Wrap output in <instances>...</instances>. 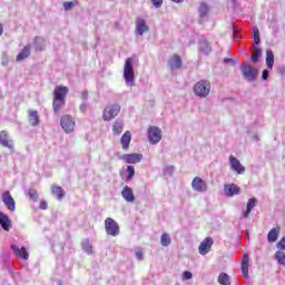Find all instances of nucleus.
<instances>
[{
	"instance_id": "1",
	"label": "nucleus",
	"mask_w": 285,
	"mask_h": 285,
	"mask_svg": "<svg viewBox=\"0 0 285 285\" xmlns=\"http://www.w3.org/2000/svg\"><path fill=\"white\" fill-rule=\"evenodd\" d=\"M124 79L127 86H135V68L132 67V58H127L125 61Z\"/></svg>"
},
{
	"instance_id": "2",
	"label": "nucleus",
	"mask_w": 285,
	"mask_h": 285,
	"mask_svg": "<svg viewBox=\"0 0 285 285\" xmlns=\"http://www.w3.org/2000/svg\"><path fill=\"white\" fill-rule=\"evenodd\" d=\"M240 72H243L244 79L250 83H253V81H257V77L259 76V71L248 62L240 66Z\"/></svg>"
},
{
	"instance_id": "3",
	"label": "nucleus",
	"mask_w": 285,
	"mask_h": 285,
	"mask_svg": "<svg viewBox=\"0 0 285 285\" xmlns=\"http://www.w3.org/2000/svg\"><path fill=\"white\" fill-rule=\"evenodd\" d=\"M194 92L200 99H206L210 95V81L208 80H200L195 83Z\"/></svg>"
},
{
	"instance_id": "4",
	"label": "nucleus",
	"mask_w": 285,
	"mask_h": 285,
	"mask_svg": "<svg viewBox=\"0 0 285 285\" xmlns=\"http://www.w3.org/2000/svg\"><path fill=\"white\" fill-rule=\"evenodd\" d=\"M121 112V106L119 105H109L105 108L102 114L104 121H112Z\"/></svg>"
},
{
	"instance_id": "5",
	"label": "nucleus",
	"mask_w": 285,
	"mask_h": 285,
	"mask_svg": "<svg viewBox=\"0 0 285 285\" xmlns=\"http://www.w3.org/2000/svg\"><path fill=\"white\" fill-rule=\"evenodd\" d=\"M105 230L107 235L117 237L119 235V224L115 219L108 217L105 220Z\"/></svg>"
},
{
	"instance_id": "6",
	"label": "nucleus",
	"mask_w": 285,
	"mask_h": 285,
	"mask_svg": "<svg viewBox=\"0 0 285 285\" xmlns=\"http://www.w3.org/2000/svg\"><path fill=\"white\" fill-rule=\"evenodd\" d=\"M60 126L65 132H72L75 130V119L70 115H65L60 118Z\"/></svg>"
},
{
	"instance_id": "7",
	"label": "nucleus",
	"mask_w": 285,
	"mask_h": 285,
	"mask_svg": "<svg viewBox=\"0 0 285 285\" xmlns=\"http://www.w3.org/2000/svg\"><path fill=\"white\" fill-rule=\"evenodd\" d=\"M148 139L154 146L159 144V141H161V129H159V127H149Z\"/></svg>"
},
{
	"instance_id": "8",
	"label": "nucleus",
	"mask_w": 285,
	"mask_h": 285,
	"mask_svg": "<svg viewBox=\"0 0 285 285\" xmlns=\"http://www.w3.org/2000/svg\"><path fill=\"white\" fill-rule=\"evenodd\" d=\"M191 188L196 193H206L208 190V184L202 177L196 176L191 181Z\"/></svg>"
},
{
	"instance_id": "9",
	"label": "nucleus",
	"mask_w": 285,
	"mask_h": 285,
	"mask_svg": "<svg viewBox=\"0 0 285 285\" xmlns=\"http://www.w3.org/2000/svg\"><path fill=\"white\" fill-rule=\"evenodd\" d=\"M229 164L232 170H234L238 175H244V173H246V167H244L239 159H237L235 156H229Z\"/></svg>"
},
{
	"instance_id": "10",
	"label": "nucleus",
	"mask_w": 285,
	"mask_h": 285,
	"mask_svg": "<svg viewBox=\"0 0 285 285\" xmlns=\"http://www.w3.org/2000/svg\"><path fill=\"white\" fill-rule=\"evenodd\" d=\"M0 145L3 148H9V150H14V144H12V139H10V135L7 130L0 131Z\"/></svg>"
},
{
	"instance_id": "11",
	"label": "nucleus",
	"mask_w": 285,
	"mask_h": 285,
	"mask_svg": "<svg viewBox=\"0 0 285 285\" xmlns=\"http://www.w3.org/2000/svg\"><path fill=\"white\" fill-rule=\"evenodd\" d=\"M224 193L226 197H235V195H240L242 189L236 184H225Z\"/></svg>"
},
{
	"instance_id": "12",
	"label": "nucleus",
	"mask_w": 285,
	"mask_h": 285,
	"mask_svg": "<svg viewBox=\"0 0 285 285\" xmlns=\"http://www.w3.org/2000/svg\"><path fill=\"white\" fill-rule=\"evenodd\" d=\"M2 202L4 206H7L8 210H10L11 213H14L17 207H16L14 198H12V195H10V191H4L2 194Z\"/></svg>"
},
{
	"instance_id": "13",
	"label": "nucleus",
	"mask_w": 285,
	"mask_h": 285,
	"mask_svg": "<svg viewBox=\"0 0 285 285\" xmlns=\"http://www.w3.org/2000/svg\"><path fill=\"white\" fill-rule=\"evenodd\" d=\"M213 244L214 240L212 237L205 238L198 247V252L200 253V255H208V253H210V248H213Z\"/></svg>"
},
{
	"instance_id": "14",
	"label": "nucleus",
	"mask_w": 285,
	"mask_h": 285,
	"mask_svg": "<svg viewBox=\"0 0 285 285\" xmlns=\"http://www.w3.org/2000/svg\"><path fill=\"white\" fill-rule=\"evenodd\" d=\"M125 164H139L141 159H144V155L141 154H125L121 157Z\"/></svg>"
},
{
	"instance_id": "15",
	"label": "nucleus",
	"mask_w": 285,
	"mask_h": 285,
	"mask_svg": "<svg viewBox=\"0 0 285 285\" xmlns=\"http://www.w3.org/2000/svg\"><path fill=\"white\" fill-rule=\"evenodd\" d=\"M198 51L202 55L208 56V55H210V52H213V47H210V43H208V40L200 39L198 41Z\"/></svg>"
},
{
	"instance_id": "16",
	"label": "nucleus",
	"mask_w": 285,
	"mask_h": 285,
	"mask_svg": "<svg viewBox=\"0 0 285 285\" xmlns=\"http://www.w3.org/2000/svg\"><path fill=\"white\" fill-rule=\"evenodd\" d=\"M11 250L13 252L16 257H21V259H28V257H30L26 247L19 248V246L12 244L11 245Z\"/></svg>"
},
{
	"instance_id": "17",
	"label": "nucleus",
	"mask_w": 285,
	"mask_h": 285,
	"mask_svg": "<svg viewBox=\"0 0 285 285\" xmlns=\"http://www.w3.org/2000/svg\"><path fill=\"white\" fill-rule=\"evenodd\" d=\"M149 28L146 24V20L141 18L136 19V32L137 35L144 36L145 32H148Z\"/></svg>"
},
{
	"instance_id": "18",
	"label": "nucleus",
	"mask_w": 285,
	"mask_h": 285,
	"mask_svg": "<svg viewBox=\"0 0 285 285\" xmlns=\"http://www.w3.org/2000/svg\"><path fill=\"white\" fill-rule=\"evenodd\" d=\"M68 95V87L58 86L53 90V99H62L66 100V96Z\"/></svg>"
},
{
	"instance_id": "19",
	"label": "nucleus",
	"mask_w": 285,
	"mask_h": 285,
	"mask_svg": "<svg viewBox=\"0 0 285 285\" xmlns=\"http://www.w3.org/2000/svg\"><path fill=\"white\" fill-rule=\"evenodd\" d=\"M0 226L3 228V230H10V226H12V222L10 220V217L3 212L0 210Z\"/></svg>"
},
{
	"instance_id": "20",
	"label": "nucleus",
	"mask_w": 285,
	"mask_h": 285,
	"mask_svg": "<svg viewBox=\"0 0 285 285\" xmlns=\"http://www.w3.org/2000/svg\"><path fill=\"white\" fill-rule=\"evenodd\" d=\"M33 47L36 52H41L43 50H46V39H43V37L41 36H37L33 39Z\"/></svg>"
},
{
	"instance_id": "21",
	"label": "nucleus",
	"mask_w": 285,
	"mask_h": 285,
	"mask_svg": "<svg viewBox=\"0 0 285 285\" xmlns=\"http://www.w3.org/2000/svg\"><path fill=\"white\" fill-rule=\"evenodd\" d=\"M31 48H32L31 45L24 46L23 49L16 57V61H18V62L19 61H26V59H28V57H30Z\"/></svg>"
},
{
	"instance_id": "22",
	"label": "nucleus",
	"mask_w": 285,
	"mask_h": 285,
	"mask_svg": "<svg viewBox=\"0 0 285 285\" xmlns=\"http://www.w3.org/2000/svg\"><path fill=\"white\" fill-rule=\"evenodd\" d=\"M168 66L171 68V70H179V68H181V57L173 56L168 60Z\"/></svg>"
},
{
	"instance_id": "23",
	"label": "nucleus",
	"mask_w": 285,
	"mask_h": 285,
	"mask_svg": "<svg viewBox=\"0 0 285 285\" xmlns=\"http://www.w3.org/2000/svg\"><path fill=\"white\" fill-rule=\"evenodd\" d=\"M121 196L124 197L125 200L129 202L130 204H132V202H135V193H132V188L125 186L122 191H121Z\"/></svg>"
},
{
	"instance_id": "24",
	"label": "nucleus",
	"mask_w": 285,
	"mask_h": 285,
	"mask_svg": "<svg viewBox=\"0 0 285 285\" xmlns=\"http://www.w3.org/2000/svg\"><path fill=\"white\" fill-rule=\"evenodd\" d=\"M132 139V134H130V131H126L121 138H120V144L124 148V150H128V148L130 147V141Z\"/></svg>"
},
{
	"instance_id": "25",
	"label": "nucleus",
	"mask_w": 285,
	"mask_h": 285,
	"mask_svg": "<svg viewBox=\"0 0 285 285\" xmlns=\"http://www.w3.org/2000/svg\"><path fill=\"white\" fill-rule=\"evenodd\" d=\"M279 237V227L272 228L267 234V242L269 244H275Z\"/></svg>"
},
{
	"instance_id": "26",
	"label": "nucleus",
	"mask_w": 285,
	"mask_h": 285,
	"mask_svg": "<svg viewBox=\"0 0 285 285\" xmlns=\"http://www.w3.org/2000/svg\"><path fill=\"white\" fill-rule=\"evenodd\" d=\"M248 262H250L248 254H244L242 259V273L245 279H248Z\"/></svg>"
},
{
	"instance_id": "27",
	"label": "nucleus",
	"mask_w": 285,
	"mask_h": 285,
	"mask_svg": "<svg viewBox=\"0 0 285 285\" xmlns=\"http://www.w3.org/2000/svg\"><path fill=\"white\" fill-rule=\"evenodd\" d=\"M266 66L269 70H273V66H275V55L271 49L266 51Z\"/></svg>"
},
{
	"instance_id": "28",
	"label": "nucleus",
	"mask_w": 285,
	"mask_h": 285,
	"mask_svg": "<svg viewBox=\"0 0 285 285\" xmlns=\"http://www.w3.org/2000/svg\"><path fill=\"white\" fill-rule=\"evenodd\" d=\"M29 122L33 127L39 125V112L37 110H29Z\"/></svg>"
},
{
	"instance_id": "29",
	"label": "nucleus",
	"mask_w": 285,
	"mask_h": 285,
	"mask_svg": "<svg viewBox=\"0 0 285 285\" xmlns=\"http://www.w3.org/2000/svg\"><path fill=\"white\" fill-rule=\"evenodd\" d=\"M51 193L57 197V199H59V202H61V199L66 197V194L63 193V188L57 185L51 186Z\"/></svg>"
},
{
	"instance_id": "30",
	"label": "nucleus",
	"mask_w": 285,
	"mask_h": 285,
	"mask_svg": "<svg viewBox=\"0 0 285 285\" xmlns=\"http://www.w3.org/2000/svg\"><path fill=\"white\" fill-rule=\"evenodd\" d=\"M66 106V100L60 99V98H53L52 101V107H53V112H59Z\"/></svg>"
},
{
	"instance_id": "31",
	"label": "nucleus",
	"mask_w": 285,
	"mask_h": 285,
	"mask_svg": "<svg viewBox=\"0 0 285 285\" xmlns=\"http://www.w3.org/2000/svg\"><path fill=\"white\" fill-rule=\"evenodd\" d=\"M209 11H210V7H208L206 2H200L198 7V13L200 19H204V17H206Z\"/></svg>"
},
{
	"instance_id": "32",
	"label": "nucleus",
	"mask_w": 285,
	"mask_h": 285,
	"mask_svg": "<svg viewBox=\"0 0 285 285\" xmlns=\"http://www.w3.org/2000/svg\"><path fill=\"white\" fill-rule=\"evenodd\" d=\"M81 248L87 255H92V245L90 244V239L85 238L81 242Z\"/></svg>"
},
{
	"instance_id": "33",
	"label": "nucleus",
	"mask_w": 285,
	"mask_h": 285,
	"mask_svg": "<svg viewBox=\"0 0 285 285\" xmlns=\"http://www.w3.org/2000/svg\"><path fill=\"white\" fill-rule=\"evenodd\" d=\"M112 132L114 135H120L121 132H124V122L120 119H117L114 122Z\"/></svg>"
},
{
	"instance_id": "34",
	"label": "nucleus",
	"mask_w": 285,
	"mask_h": 285,
	"mask_svg": "<svg viewBox=\"0 0 285 285\" xmlns=\"http://www.w3.org/2000/svg\"><path fill=\"white\" fill-rule=\"evenodd\" d=\"M173 243V239L170 238V234L164 233L160 237V244L161 246L168 247Z\"/></svg>"
},
{
	"instance_id": "35",
	"label": "nucleus",
	"mask_w": 285,
	"mask_h": 285,
	"mask_svg": "<svg viewBox=\"0 0 285 285\" xmlns=\"http://www.w3.org/2000/svg\"><path fill=\"white\" fill-rule=\"evenodd\" d=\"M274 259H276V262H278V264L281 266L285 267V253L284 252H282V250L276 252L274 255Z\"/></svg>"
},
{
	"instance_id": "36",
	"label": "nucleus",
	"mask_w": 285,
	"mask_h": 285,
	"mask_svg": "<svg viewBox=\"0 0 285 285\" xmlns=\"http://www.w3.org/2000/svg\"><path fill=\"white\" fill-rule=\"evenodd\" d=\"M218 283L220 285H230V276L226 273H220L218 276Z\"/></svg>"
},
{
	"instance_id": "37",
	"label": "nucleus",
	"mask_w": 285,
	"mask_h": 285,
	"mask_svg": "<svg viewBox=\"0 0 285 285\" xmlns=\"http://www.w3.org/2000/svg\"><path fill=\"white\" fill-rule=\"evenodd\" d=\"M259 57H262V49L254 47V51L252 52V61L257 63V61H259Z\"/></svg>"
},
{
	"instance_id": "38",
	"label": "nucleus",
	"mask_w": 285,
	"mask_h": 285,
	"mask_svg": "<svg viewBox=\"0 0 285 285\" xmlns=\"http://www.w3.org/2000/svg\"><path fill=\"white\" fill-rule=\"evenodd\" d=\"M28 196L29 199H31V202H39V193L37 191V189H29L28 190Z\"/></svg>"
},
{
	"instance_id": "39",
	"label": "nucleus",
	"mask_w": 285,
	"mask_h": 285,
	"mask_svg": "<svg viewBox=\"0 0 285 285\" xmlns=\"http://www.w3.org/2000/svg\"><path fill=\"white\" fill-rule=\"evenodd\" d=\"M127 181H132V178L135 177V167L134 166H128L127 167Z\"/></svg>"
},
{
	"instance_id": "40",
	"label": "nucleus",
	"mask_w": 285,
	"mask_h": 285,
	"mask_svg": "<svg viewBox=\"0 0 285 285\" xmlns=\"http://www.w3.org/2000/svg\"><path fill=\"white\" fill-rule=\"evenodd\" d=\"M262 39L259 38V28L254 27V43L259 46Z\"/></svg>"
},
{
	"instance_id": "41",
	"label": "nucleus",
	"mask_w": 285,
	"mask_h": 285,
	"mask_svg": "<svg viewBox=\"0 0 285 285\" xmlns=\"http://www.w3.org/2000/svg\"><path fill=\"white\" fill-rule=\"evenodd\" d=\"M255 206H257V198H249L247 202V209L253 212Z\"/></svg>"
},
{
	"instance_id": "42",
	"label": "nucleus",
	"mask_w": 285,
	"mask_h": 285,
	"mask_svg": "<svg viewBox=\"0 0 285 285\" xmlns=\"http://www.w3.org/2000/svg\"><path fill=\"white\" fill-rule=\"evenodd\" d=\"M173 173H175V166H167L164 169V175H168L169 177H173Z\"/></svg>"
},
{
	"instance_id": "43",
	"label": "nucleus",
	"mask_w": 285,
	"mask_h": 285,
	"mask_svg": "<svg viewBox=\"0 0 285 285\" xmlns=\"http://www.w3.org/2000/svg\"><path fill=\"white\" fill-rule=\"evenodd\" d=\"M135 256H136V259H139V262L144 259V252L141 250V248L135 249Z\"/></svg>"
},
{
	"instance_id": "44",
	"label": "nucleus",
	"mask_w": 285,
	"mask_h": 285,
	"mask_svg": "<svg viewBox=\"0 0 285 285\" xmlns=\"http://www.w3.org/2000/svg\"><path fill=\"white\" fill-rule=\"evenodd\" d=\"M278 250H285V236L276 244Z\"/></svg>"
},
{
	"instance_id": "45",
	"label": "nucleus",
	"mask_w": 285,
	"mask_h": 285,
	"mask_svg": "<svg viewBox=\"0 0 285 285\" xmlns=\"http://www.w3.org/2000/svg\"><path fill=\"white\" fill-rule=\"evenodd\" d=\"M63 8L66 11L75 8V1L63 2Z\"/></svg>"
},
{
	"instance_id": "46",
	"label": "nucleus",
	"mask_w": 285,
	"mask_h": 285,
	"mask_svg": "<svg viewBox=\"0 0 285 285\" xmlns=\"http://www.w3.org/2000/svg\"><path fill=\"white\" fill-rule=\"evenodd\" d=\"M154 8H161L164 6V0H151Z\"/></svg>"
},
{
	"instance_id": "47",
	"label": "nucleus",
	"mask_w": 285,
	"mask_h": 285,
	"mask_svg": "<svg viewBox=\"0 0 285 285\" xmlns=\"http://www.w3.org/2000/svg\"><path fill=\"white\" fill-rule=\"evenodd\" d=\"M224 63H230V66H237V60L233 58H225Z\"/></svg>"
},
{
	"instance_id": "48",
	"label": "nucleus",
	"mask_w": 285,
	"mask_h": 285,
	"mask_svg": "<svg viewBox=\"0 0 285 285\" xmlns=\"http://www.w3.org/2000/svg\"><path fill=\"white\" fill-rule=\"evenodd\" d=\"M232 30H233V39L236 40L237 39V24H233L232 26Z\"/></svg>"
},
{
	"instance_id": "49",
	"label": "nucleus",
	"mask_w": 285,
	"mask_h": 285,
	"mask_svg": "<svg viewBox=\"0 0 285 285\" xmlns=\"http://www.w3.org/2000/svg\"><path fill=\"white\" fill-rule=\"evenodd\" d=\"M183 279H193V273L190 272H184Z\"/></svg>"
},
{
	"instance_id": "50",
	"label": "nucleus",
	"mask_w": 285,
	"mask_h": 285,
	"mask_svg": "<svg viewBox=\"0 0 285 285\" xmlns=\"http://www.w3.org/2000/svg\"><path fill=\"white\" fill-rule=\"evenodd\" d=\"M40 209L48 210V202H46V200L40 202Z\"/></svg>"
},
{
	"instance_id": "51",
	"label": "nucleus",
	"mask_w": 285,
	"mask_h": 285,
	"mask_svg": "<svg viewBox=\"0 0 285 285\" xmlns=\"http://www.w3.org/2000/svg\"><path fill=\"white\" fill-rule=\"evenodd\" d=\"M267 79H268V70L265 69V70H263V72H262V80H263V81H266Z\"/></svg>"
},
{
	"instance_id": "52",
	"label": "nucleus",
	"mask_w": 285,
	"mask_h": 285,
	"mask_svg": "<svg viewBox=\"0 0 285 285\" xmlns=\"http://www.w3.org/2000/svg\"><path fill=\"white\" fill-rule=\"evenodd\" d=\"M250 213H252V210H249L248 208L243 213V217L245 218V219H248V217L250 216Z\"/></svg>"
},
{
	"instance_id": "53",
	"label": "nucleus",
	"mask_w": 285,
	"mask_h": 285,
	"mask_svg": "<svg viewBox=\"0 0 285 285\" xmlns=\"http://www.w3.org/2000/svg\"><path fill=\"white\" fill-rule=\"evenodd\" d=\"M81 99L86 101L88 99V90H83L81 94Z\"/></svg>"
},
{
	"instance_id": "54",
	"label": "nucleus",
	"mask_w": 285,
	"mask_h": 285,
	"mask_svg": "<svg viewBox=\"0 0 285 285\" xmlns=\"http://www.w3.org/2000/svg\"><path fill=\"white\" fill-rule=\"evenodd\" d=\"M87 108H88V105H86V102H82V104L80 105V110H81L82 112H86Z\"/></svg>"
},
{
	"instance_id": "55",
	"label": "nucleus",
	"mask_w": 285,
	"mask_h": 285,
	"mask_svg": "<svg viewBox=\"0 0 285 285\" xmlns=\"http://www.w3.org/2000/svg\"><path fill=\"white\" fill-rule=\"evenodd\" d=\"M174 3H184V0H171Z\"/></svg>"
},
{
	"instance_id": "56",
	"label": "nucleus",
	"mask_w": 285,
	"mask_h": 285,
	"mask_svg": "<svg viewBox=\"0 0 285 285\" xmlns=\"http://www.w3.org/2000/svg\"><path fill=\"white\" fill-rule=\"evenodd\" d=\"M3 35V24L0 23V37Z\"/></svg>"
},
{
	"instance_id": "57",
	"label": "nucleus",
	"mask_w": 285,
	"mask_h": 285,
	"mask_svg": "<svg viewBox=\"0 0 285 285\" xmlns=\"http://www.w3.org/2000/svg\"><path fill=\"white\" fill-rule=\"evenodd\" d=\"M253 139H255V141H259V136L258 135H254Z\"/></svg>"
},
{
	"instance_id": "58",
	"label": "nucleus",
	"mask_w": 285,
	"mask_h": 285,
	"mask_svg": "<svg viewBox=\"0 0 285 285\" xmlns=\"http://www.w3.org/2000/svg\"><path fill=\"white\" fill-rule=\"evenodd\" d=\"M233 6H235V0H229Z\"/></svg>"
},
{
	"instance_id": "59",
	"label": "nucleus",
	"mask_w": 285,
	"mask_h": 285,
	"mask_svg": "<svg viewBox=\"0 0 285 285\" xmlns=\"http://www.w3.org/2000/svg\"><path fill=\"white\" fill-rule=\"evenodd\" d=\"M58 285H63V283L59 282Z\"/></svg>"
},
{
	"instance_id": "60",
	"label": "nucleus",
	"mask_w": 285,
	"mask_h": 285,
	"mask_svg": "<svg viewBox=\"0 0 285 285\" xmlns=\"http://www.w3.org/2000/svg\"><path fill=\"white\" fill-rule=\"evenodd\" d=\"M176 285H179V284H176Z\"/></svg>"
}]
</instances>
